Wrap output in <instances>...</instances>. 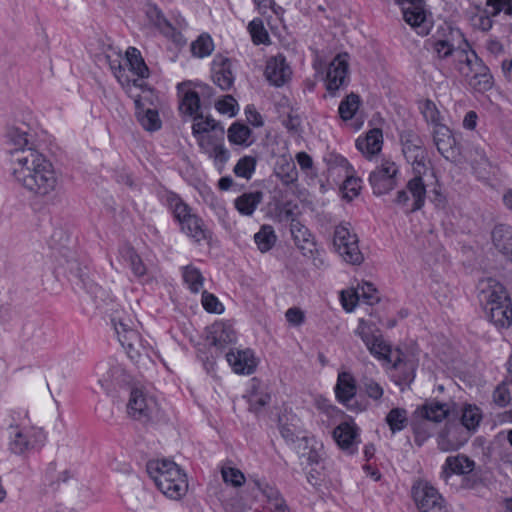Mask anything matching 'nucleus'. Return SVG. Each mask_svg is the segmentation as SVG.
<instances>
[{
	"label": "nucleus",
	"mask_w": 512,
	"mask_h": 512,
	"mask_svg": "<svg viewBox=\"0 0 512 512\" xmlns=\"http://www.w3.org/2000/svg\"><path fill=\"white\" fill-rule=\"evenodd\" d=\"M13 176L27 191L40 197L49 195L57 186L51 162L34 149L16 154Z\"/></svg>",
	"instance_id": "obj_1"
},
{
	"label": "nucleus",
	"mask_w": 512,
	"mask_h": 512,
	"mask_svg": "<svg viewBox=\"0 0 512 512\" xmlns=\"http://www.w3.org/2000/svg\"><path fill=\"white\" fill-rule=\"evenodd\" d=\"M400 140L403 156L411 164L412 172L428 173L427 151L422 138L415 131L406 129L401 133Z\"/></svg>",
	"instance_id": "obj_2"
},
{
	"label": "nucleus",
	"mask_w": 512,
	"mask_h": 512,
	"mask_svg": "<svg viewBox=\"0 0 512 512\" xmlns=\"http://www.w3.org/2000/svg\"><path fill=\"white\" fill-rule=\"evenodd\" d=\"M333 244L343 260L352 265H360L364 256L358 246V237L352 232L350 224H340L334 231Z\"/></svg>",
	"instance_id": "obj_3"
},
{
	"label": "nucleus",
	"mask_w": 512,
	"mask_h": 512,
	"mask_svg": "<svg viewBox=\"0 0 512 512\" xmlns=\"http://www.w3.org/2000/svg\"><path fill=\"white\" fill-rule=\"evenodd\" d=\"M459 70L476 91L485 92L492 88L493 77L490 70L474 51L466 55L465 65L462 64Z\"/></svg>",
	"instance_id": "obj_4"
},
{
	"label": "nucleus",
	"mask_w": 512,
	"mask_h": 512,
	"mask_svg": "<svg viewBox=\"0 0 512 512\" xmlns=\"http://www.w3.org/2000/svg\"><path fill=\"white\" fill-rule=\"evenodd\" d=\"M173 214L180 223L181 230L195 242L210 238V231L206 229L203 220L191 214L190 208L179 199L175 200Z\"/></svg>",
	"instance_id": "obj_5"
},
{
	"label": "nucleus",
	"mask_w": 512,
	"mask_h": 512,
	"mask_svg": "<svg viewBox=\"0 0 512 512\" xmlns=\"http://www.w3.org/2000/svg\"><path fill=\"white\" fill-rule=\"evenodd\" d=\"M412 495L419 512H448L444 499L428 482L415 483Z\"/></svg>",
	"instance_id": "obj_6"
},
{
	"label": "nucleus",
	"mask_w": 512,
	"mask_h": 512,
	"mask_svg": "<svg viewBox=\"0 0 512 512\" xmlns=\"http://www.w3.org/2000/svg\"><path fill=\"white\" fill-rule=\"evenodd\" d=\"M111 321L119 342L126 349L128 356L132 360H136L140 356L138 349L140 346V335L134 328V321L131 318H123L118 314H115Z\"/></svg>",
	"instance_id": "obj_7"
},
{
	"label": "nucleus",
	"mask_w": 512,
	"mask_h": 512,
	"mask_svg": "<svg viewBox=\"0 0 512 512\" xmlns=\"http://www.w3.org/2000/svg\"><path fill=\"white\" fill-rule=\"evenodd\" d=\"M158 412L157 402L140 388H133L127 403V413L134 420L148 422Z\"/></svg>",
	"instance_id": "obj_8"
},
{
	"label": "nucleus",
	"mask_w": 512,
	"mask_h": 512,
	"mask_svg": "<svg viewBox=\"0 0 512 512\" xmlns=\"http://www.w3.org/2000/svg\"><path fill=\"white\" fill-rule=\"evenodd\" d=\"M9 435L10 450L15 454H24L33 449L36 445H40L45 440L44 431L41 428H21L19 426H11Z\"/></svg>",
	"instance_id": "obj_9"
},
{
	"label": "nucleus",
	"mask_w": 512,
	"mask_h": 512,
	"mask_svg": "<svg viewBox=\"0 0 512 512\" xmlns=\"http://www.w3.org/2000/svg\"><path fill=\"white\" fill-rule=\"evenodd\" d=\"M398 167L390 160H383L369 176V183L375 195H383L393 190L397 184Z\"/></svg>",
	"instance_id": "obj_10"
},
{
	"label": "nucleus",
	"mask_w": 512,
	"mask_h": 512,
	"mask_svg": "<svg viewBox=\"0 0 512 512\" xmlns=\"http://www.w3.org/2000/svg\"><path fill=\"white\" fill-rule=\"evenodd\" d=\"M427 174L428 173L418 174L417 172H413V177L407 182L406 189L397 192L395 202L399 205L407 206L409 202V192L413 199L409 210L414 212L421 209L425 203L426 183L424 178Z\"/></svg>",
	"instance_id": "obj_11"
},
{
	"label": "nucleus",
	"mask_w": 512,
	"mask_h": 512,
	"mask_svg": "<svg viewBox=\"0 0 512 512\" xmlns=\"http://www.w3.org/2000/svg\"><path fill=\"white\" fill-rule=\"evenodd\" d=\"M433 142L438 152L448 161L457 163L461 159V150L452 131L446 125H437L432 130Z\"/></svg>",
	"instance_id": "obj_12"
},
{
	"label": "nucleus",
	"mask_w": 512,
	"mask_h": 512,
	"mask_svg": "<svg viewBox=\"0 0 512 512\" xmlns=\"http://www.w3.org/2000/svg\"><path fill=\"white\" fill-rule=\"evenodd\" d=\"M172 470L166 472V475L159 477L156 483L158 489L171 499H180L188 489L186 475L182 473L178 466H171Z\"/></svg>",
	"instance_id": "obj_13"
},
{
	"label": "nucleus",
	"mask_w": 512,
	"mask_h": 512,
	"mask_svg": "<svg viewBox=\"0 0 512 512\" xmlns=\"http://www.w3.org/2000/svg\"><path fill=\"white\" fill-rule=\"evenodd\" d=\"M401 6L403 18L407 24L418 30L419 34L426 35L428 26L423 0H395Z\"/></svg>",
	"instance_id": "obj_14"
},
{
	"label": "nucleus",
	"mask_w": 512,
	"mask_h": 512,
	"mask_svg": "<svg viewBox=\"0 0 512 512\" xmlns=\"http://www.w3.org/2000/svg\"><path fill=\"white\" fill-rule=\"evenodd\" d=\"M478 289L479 300L484 305L485 310H488V306L491 307L493 304L495 306L510 300L503 285L495 279H482L479 282Z\"/></svg>",
	"instance_id": "obj_15"
},
{
	"label": "nucleus",
	"mask_w": 512,
	"mask_h": 512,
	"mask_svg": "<svg viewBox=\"0 0 512 512\" xmlns=\"http://www.w3.org/2000/svg\"><path fill=\"white\" fill-rule=\"evenodd\" d=\"M348 55L339 54L329 65L326 76V88L334 94L340 87L347 84Z\"/></svg>",
	"instance_id": "obj_16"
},
{
	"label": "nucleus",
	"mask_w": 512,
	"mask_h": 512,
	"mask_svg": "<svg viewBox=\"0 0 512 512\" xmlns=\"http://www.w3.org/2000/svg\"><path fill=\"white\" fill-rule=\"evenodd\" d=\"M177 89L180 94V112L192 117L200 114V94L191 88V82L179 83Z\"/></svg>",
	"instance_id": "obj_17"
},
{
	"label": "nucleus",
	"mask_w": 512,
	"mask_h": 512,
	"mask_svg": "<svg viewBox=\"0 0 512 512\" xmlns=\"http://www.w3.org/2000/svg\"><path fill=\"white\" fill-rule=\"evenodd\" d=\"M265 75L275 86H282L291 76V69L283 55H277L267 61Z\"/></svg>",
	"instance_id": "obj_18"
},
{
	"label": "nucleus",
	"mask_w": 512,
	"mask_h": 512,
	"mask_svg": "<svg viewBox=\"0 0 512 512\" xmlns=\"http://www.w3.org/2000/svg\"><path fill=\"white\" fill-rule=\"evenodd\" d=\"M349 297L351 300L350 303L346 298V292H341L343 307L349 312L354 309L356 302L360 299H363L369 305H373L379 301L376 288L372 283L368 282H365L362 285H358V287L351 294H349Z\"/></svg>",
	"instance_id": "obj_19"
},
{
	"label": "nucleus",
	"mask_w": 512,
	"mask_h": 512,
	"mask_svg": "<svg viewBox=\"0 0 512 512\" xmlns=\"http://www.w3.org/2000/svg\"><path fill=\"white\" fill-rule=\"evenodd\" d=\"M147 97L135 100L136 116L142 127L147 131H157L161 128L158 111L146 105Z\"/></svg>",
	"instance_id": "obj_20"
},
{
	"label": "nucleus",
	"mask_w": 512,
	"mask_h": 512,
	"mask_svg": "<svg viewBox=\"0 0 512 512\" xmlns=\"http://www.w3.org/2000/svg\"><path fill=\"white\" fill-rule=\"evenodd\" d=\"M333 437L342 450L352 454L359 442L358 428L353 423L343 422L334 429Z\"/></svg>",
	"instance_id": "obj_21"
},
{
	"label": "nucleus",
	"mask_w": 512,
	"mask_h": 512,
	"mask_svg": "<svg viewBox=\"0 0 512 512\" xmlns=\"http://www.w3.org/2000/svg\"><path fill=\"white\" fill-rule=\"evenodd\" d=\"M467 440L463 437L462 427L457 424L448 425L438 436V446L442 451L459 449Z\"/></svg>",
	"instance_id": "obj_22"
},
{
	"label": "nucleus",
	"mask_w": 512,
	"mask_h": 512,
	"mask_svg": "<svg viewBox=\"0 0 512 512\" xmlns=\"http://www.w3.org/2000/svg\"><path fill=\"white\" fill-rule=\"evenodd\" d=\"M226 359L236 373L251 374L256 367V361L250 350L230 351L226 354Z\"/></svg>",
	"instance_id": "obj_23"
},
{
	"label": "nucleus",
	"mask_w": 512,
	"mask_h": 512,
	"mask_svg": "<svg viewBox=\"0 0 512 512\" xmlns=\"http://www.w3.org/2000/svg\"><path fill=\"white\" fill-rule=\"evenodd\" d=\"M485 15L479 19V27L483 31H488L492 28L491 17L497 16L502 10L507 15H512V0H487Z\"/></svg>",
	"instance_id": "obj_24"
},
{
	"label": "nucleus",
	"mask_w": 512,
	"mask_h": 512,
	"mask_svg": "<svg viewBox=\"0 0 512 512\" xmlns=\"http://www.w3.org/2000/svg\"><path fill=\"white\" fill-rule=\"evenodd\" d=\"M383 144L382 131L378 128L371 129L365 138H358L356 140L357 149L367 158L378 154L381 151Z\"/></svg>",
	"instance_id": "obj_25"
},
{
	"label": "nucleus",
	"mask_w": 512,
	"mask_h": 512,
	"mask_svg": "<svg viewBox=\"0 0 512 512\" xmlns=\"http://www.w3.org/2000/svg\"><path fill=\"white\" fill-rule=\"evenodd\" d=\"M475 468V462L463 454L449 456L445 461L442 476L447 479L451 474L465 475L471 473Z\"/></svg>",
	"instance_id": "obj_26"
},
{
	"label": "nucleus",
	"mask_w": 512,
	"mask_h": 512,
	"mask_svg": "<svg viewBox=\"0 0 512 512\" xmlns=\"http://www.w3.org/2000/svg\"><path fill=\"white\" fill-rule=\"evenodd\" d=\"M290 232L296 246L303 255L312 254L315 249L314 239L309 230L300 222L290 224Z\"/></svg>",
	"instance_id": "obj_27"
},
{
	"label": "nucleus",
	"mask_w": 512,
	"mask_h": 512,
	"mask_svg": "<svg viewBox=\"0 0 512 512\" xmlns=\"http://www.w3.org/2000/svg\"><path fill=\"white\" fill-rule=\"evenodd\" d=\"M492 240L496 249L507 258L512 257V228L505 224L495 226Z\"/></svg>",
	"instance_id": "obj_28"
},
{
	"label": "nucleus",
	"mask_w": 512,
	"mask_h": 512,
	"mask_svg": "<svg viewBox=\"0 0 512 512\" xmlns=\"http://www.w3.org/2000/svg\"><path fill=\"white\" fill-rule=\"evenodd\" d=\"M213 73V81L217 86L222 90H228L231 88L234 82V76L231 71V63L229 59H221L219 63L214 60Z\"/></svg>",
	"instance_id": "obj_29"
},
{
	"label": "nucleus",
	"mask_w": 512,
	"mask_h": 512,
	"mask_svg": "<svg viewBox=\"0 0 512 512\" xmlns=\"http://www.w3.org/2000/svg\"><path fill=\"white\" fill-rule=\"evenodd\" d=\"M356 382L349 372H341L338 375L335 393L339 401H350L356 394Z\"/></svg>",
	"instance_id": "obj_30"
},
{
	"label": "nucleus",
	"mask_w": 512,
	"mask_h": 512,
	"mask_svg": "<svg viewBox=\"0 0 512 512\" xmlns=\"http://www.w3.org/2000/svg\"><path fill=\"white\" fill-rule=\"evenodd\" d=\"M490 321L493 322L496 326L501 328H508L512 323V308L510 305V300L506 303H501L498 305L494 304L486 310Z\"/></svg>",
	"instance_id": "obj_31"
},
{
	"label": "nucleus",
	"mask_w": 512,
	"mask_h": 512,
	"mask_svg": "<svg viewBox=\"0 0 512 512\" xmlns=\"http://www.w3.org/2000/svg\"><path fill=\"white\" fill-rule=\"evenodd\" d=\"M262 199L263 193L260 191L244 193L235 199V208L240 214L251 216L257 206L261 203Z\"/></svg>",
	"instance_id": "obj_32"
},
{
	"label": "nucleus",
	"mask_w": 512,
	"mask_h": 512,
	"mask_svg": "<svg viewBox=\"0 0 512 512\" xmlns=\"http://www.w3.org/2000/svg\"><path fill=\"white\" fill-rule=\"evenodd\" d=\"M7 137L9 143L14 146V148L10 150V153L12 155L13 164L15 165L16 154L20 153L22 150L29 149L25 148L29 143L28 133L20 127H12L8 130Z\"/></svg>",
	"instance_id": "obj_33"
},
{
	"label": "nucleus",
	"mask_w": 512,
	"mask_h": 512,
	"mask_svg": "<svg viewBox=\"0 0 512 512\" xmlns=\"http://www.w3.org/2000/svg\"><path fill=\"white\" fill-rule=\"evenodd\" d=\"M420 414L423 418L438 423L448 416L449 407L445 403L433 401L423 405Z\"/></svg>",
	"instance_id": "obj_34"
},
{
	"label": "nucleus",
	"mask_w": 512,
	"mask_h": 512,
	"mask_svg": "<svg viewBox=\"0 0 512 512\" xmlns=\"http://www.w3.org/2000/svg\"><path fill=\"white\" fill-rule=\"evenodd\" d=\"M126 63L130 67V71L140 78L148 77L149 70L138 49L129 47L126 51Z\"/></svg>",
	"instance_id": "obj_35"
},
{
	"label": "nucleus",
	"mask_w": 512,
	"mask_h": 512,
	"mask_svg": "<svg viewBox=\"0 0 512 512\" xmlns=\"http://www.w3.org/2000/svg\"><path fill=\"white\" fill-rule=\"evenodd\" d=\"M194 123L192 125V133L198 138L200 135L209 134V132H216L221 127L214 119L206 117L204 119L202 113L193 117Z\"/></svg>",
	"instance_id": "obj_36"
},
{
	"label": "nucleus",
	"mask_w": 512,
	"mask_h": 512,
	"mask_svg": "<svg viewBox=\"0 0 512 512\" xmlns=\"http://www.w3.org/2000/svg\"><path fill=\"white\" fill-rule=\"evenodd\" d=\"M482 420V413L475 405H466L462 410L461 424L468 431H475Z\"/></svg>",
	"instance_id": "obj_37"
},
{
	"label": "nucleus",
	"mask_w": 512,
	"mask_h": 512,
	"mask_svg": "<svg viewBox=\"0 0 512 512\" xmlns=\"http://www.w3.org/2000/svg\"><path fill=\"white\" fill-rule=\"evenodd\" d=\"M255 243L261 252L269 251L276 242V235L272 226L263 225L254 235Z\"/></svg>",
	"instance_id": "obj_38"
},
{
	"label": "nucleus",
	"mask_w": 512,
	"mask_h": 512,
	"mask_svg": "<svg viewBox=\"0 0 512 512\" xmlns=\"http://www.w3.org/2000/svg\"><path fill=\"white\" fill-rule=\"evenodd\" d=\"M386 423L393 433L403 430L408 423L407 411L403 408H393L386 416Z\"/></svg>",
	"instance_id": "obj_39"
},
{
	"label": "nucleus",
	"mask_w": 512,
	"mask_h": 512,
	"mask_svg": "<svg viewBox=\"0 0 512 512\" xmlns=\"http://www.w3.org/2000/svg\"><path fill=\"white\" fill-rule=\"evenodd\" d=\"M360 105V98L355 93H350L339 105V115L344 120H350L355 115Z\"/></svg>",
	"instance_id": "obj_40"
},
{
	"label": "nucleus",
	"mask_w": 512,
	"mask_h": 512,
	"mask_svg": "<svg viewBox=\"0 0 512 512\" xmlns=\"http://www.w3.org/2000/svg\"><path fill=\"white\" fill-rule=\"evenodd\" d=\"M171 466H178L175 462L170 460H151L147 463V472L154 480L155 484L159 482V477L166 475V472L172 470Z\"/></svg>",
	"instance_id": "obj_41"
},
{
	"label": "nucleus",
	"mask_w": 512,
	"mask_h": 512,
	"mask_svg": "<svg viewBox=\"0 0 512 512\" xmlns=\"http://www.w3.org/2000/svg\"><path fill=\"white\" fill-rule=\"evenodd\" d=\"M213 345L223 347L226 344L232 343L236 339V335L231 326L219 324L214 326Z\"/></svg>",
	"instance_id": "obj_42"
},
{
	"label": "nucleus",
	"mask_w": 512,
	"mask_h": 512,
	"mask_svg": "<svg viewBox=\"0 0 512 512\" xmlns=\"http://www.w3.org/2000/svg\"><path fill=\"white\" fill-rule=\"evenodd\" d=\"M104 59L121 84L130 82L128 76L124 73L120 52L113 51L111 54H105Z\"/></svg>",
	"instance_id": "obj_43"
},
{
	"label": "nucleus",
	"mask_w": 512,
	"mask_h": 512,
	"mask_svg": "<svg viewBox=\"0 0 512 512\" xmlns=\"http://www.w3.org/2000/svg\"><path fill=\"white\" fill-rule=\"evenodd\" d=\"M214 49L212 38L208 34H201L191 44L193 55L203 58L211 54Z\"/></svg>",
	"instance_id": "obj_44"
},
{
	"label": "nucleus",
	"mask_w": 512,
	"mask_h": 512,
	"mask_svg": "<svg viewBox=\"0 0 512 512\" xmlns=\"http://www.w3.org/2000/svg\"><path fill=\"white\" fill-rule=\"evenodd\" d=\"M213 135H200L197 138V142L199 147L207 154H209L214 146H217L222 143L224 137V129L223 127H219L216 132H213Z\"/></svg>",
	"instance_id": "obj_45"
},
{
	"label": "nucleus",
	"mask_w": 512,
	"mask_h": 512,
	"mask_svg": "<svg viewBox=\"0 0 512 512\" xmlns=\"http://www.w3.org/2000/svg\"><path fill=\"white\" fill-rule=\"evenodd\" d=\"M377 329L375 325L366 322L363 319H360L359 325L356 329V334L362 339L368 349H375V344L372 343V339L376 337H380V335L376 334Z\"/></svg>",
	"instance_id": "obj_46"
},
{
	"label": "nucleus",
	"mask_w": 512,
	"mask_h": 512,
	"mask_svg": "<svg viewBox=\"0 0 512 512\" xmlns=\"http://www.w3.org/2000/svg\"><path fill=\"white\" fill-rule=\"evenodd\" d=\"M183 279L193 293H198L203 286L204 278L201 272L192 266L184 268Z\"/></svg>",
	"instance_id": "obj_47"
},
{
	"label": "nucleus",
	"mask_w": 512,
	"mask_h": 512,
	"mask_svg": "<svg viewBox=\"0 0 512 512\" xmlns=\"http://www.w3.org/2000/svg\"><path fill=\"white\" fill-rule=\"evenodd\" d=\"M251 134L248 126L240 123H234L228 129V139L231 143L242 145L245 144Z\"/></svg>",
	"instance_id": "obj_48"
},
{
	"label": "nucleus",
	"mask_w": 512,
	"mask_h": 512,
	"mask_svg": "<svg viewBox=\"0 0 512 512\" xmlns=\"http://www.w3.org/2000/svg\"><path fill=\"white\" fill-rule=\"evenodd\" d=\"M420 109L424 119L428 123H431L433 127L437 125H443L441 123L440 111L438 110L436 104L432 100H424L420 106Z\"/></svg>",
	"instance_id": "obj_49"
},
{
	"label": "nucleus",
	"mask_w": 512,
	"mask_h": 512,
	"mask_svg": "<svg viewBox=\"0 0 512 512\" xmlns=\"http://www.w3.org/2000/svg\"><path fill=\"white\" fill-rule=\"evenodd\" d=\"M248 29L254 44H266L267 42H269V35L263 26L262 20H252L248 25Z\"/></svg>",
	"instance_id": "obj_50"
},
{
	"label": "nucleus",
	"mask_w": 512,
	"mask_h": 512,
	"mask_svg": "<svg viewBox=\"0 0 512 512\" xmlns=\"http://www.w3.org/2000/svg\"><path fill=\"white\" fill-rule=\"evenodd\" d=\"M256 166V159L251 156L241 158L234 167V173L246 179L251 178Z\"/></svg>",
	"instance_id": "obj_51"
},
{
	"label": "nucleus",
	"mask_w": 512,
	"mask_h": 512,
	"mask_svg": "<svg viewBox=\"0 0 512 512\" xmlns=\"http://www.w3.org/2000/svg\"><path fill=\"white\" fill-rule=\"evenodd\" d=\"M270 398L266 392L253 390L248 396L249 411L258 413L270 402Z\"/></svg>",
	"instance_id": "obj_52"
},
{
	"label": "nucleus",
	"mask_w": 512,
	"mask_h": 512,
	"mask_svg": "<svg viewBox=\"0 0 512 512\" xmlns=\"http://www.w3.org/2000/svg\"><path fill=\"white\" fill-rule=\"evenodd\" d=\"M125 258L129 262L131 270L136 277L140 278L146 275L147 269L145 264L132 248L127 249Z\"/></svg>",
	"instance_id": "obj_53"
},
{
	"label": "nucleus",
	"mask_w": 512,
	"mask_h": 512,
	"mask_svg": "<svg viewBox=\"0 0 512 512\" xmlns=\"http://www.w3.org/2000/svg\"><path fill=\"white\" fill-rule=\"evenodd\" d=\"M276 175L285 184H290L297 179V170L293 162H286L280 165L276 170Z\"/></svg>",
	"instance_id": "obj_54"
},
{
	"label": "nucleus",
	"mask_w": 512,
	"mask_h": 512,
	"mask_svg": "<svg viewBox=\"0 0 512 512\" xmlns=\"http://www.w3.org/2000/svg\"><path fill=\"white\" fill-rule=\"evenodd\" d=\"M202 305L210 313L221 314L224 311V307L217 297L207 291L202 293Z\"/></svg>",
	"instance_id": "obj_55"
},
{
	"label": "nucleus",
	"mask_w": 512,
	"mask_h": 512,
	"mask_svg": "<svg viewBox=\"0 0 512 512\" xmlns=\"http://www.w3.org/2000/svg\"><path fill=\"white\" fill-rule=\"evenodd\" d=\"M222 477L226 483H230L235 487H240L245 482V477L243 473L236 468L222 469Z\"/></svg>",
	"instance_id": "obj_56"
},
{
	"label": "nucleus",
	"mask_w": 512,
	"mask_h": 512,
	"mask_svg": "<svg viewBox=\"0 0 512 512\" xmlns=\"http://www.w3.org/2000/svg\"><path fill=\"white\" fill-rule=\"evenodd\" d=\"M362 386L365 393L374 400H379L383 395V388L373 379L365 378Z\"/></svg>",
	"instance_id": "obj_57"
},
{
	"label": "nucleus",
	"mask_w": 512,
	"mask_h": 512,
	"mask_svg": "<svg viewBox=\"0 0 512 512\" xmlns=\"http://www.w3.org/2000/svg\"><path fill=\"white\" fill-rule=\"evenodd\" d=\"M415 377V363L410 360H403V373L399 376V384L409 386Z\"/></svg>",
	"instance_id": "obj_58"
},
{
	"label": "nucleus",
	"mask_w": 512,
	"mask_h": 512,
	"mask_svg": "<svg viewBox=\"0 0 512 512\" xmlns=\"http://www.w3.org/2000/svg\"><path fill=\"white\" fill-rule=\"evenodd\" d=\"M493 399L494 402L501 407H504L509 404L511 400L510 392L504 382L498 385L497 388L494 390Z\"/></svg>",
	"instance_id": "obj_59"
},
{
	"label": "nucleus",
	"mask_w": 512,
	"mask_h": 512,
	"mask_svg": "<svg viewBox=\"0 0 512 512\" xmlns=\"http://www.w3.org/2000/svg\"><path fill=\"white\" fill-rule=\"evenodd\" d=\"M215 106L216 109L222 114H229L230 116H234L236 114V101L230 95H227L223 99L217 101Z\"/></svg>",
	"instance_id": "obj_60"
},
{
	"label": "nucleus",
	"mask_w": 512,
	"mask_h": 512,
	"mask_svg": "<svg viewBox=\"0 0 512 512\" xmlns=\"http://www.w3.org/2000/svg\"><path fill=\"white\" fill-rule=\"evenodd\" d=\"M433 50L439 58H447L452 55L454 46L448 40H436L433 42Z\"/></svg>",
	"instance_id": "obj_61"
},
{
	"label": "nucleus",
	"mask_w": 512,
	"mask_h": 512,
	"mask_svg": "<svg viewBox=\"0 0 512 512\" xmlns=\"http://www.w3.org/2000/svg\"><path fill=\"white\" fill-rule=\"evenodd\" d=\"M209 156L212 157L217 164H224L229 158V153L221 143L217 146H214V149L209 153Z\"/></svg>",
	"instance_id": "obj_62"
},
{
	"label": "nucleus",
	"mask_w": 512,
	"mask_h": 512,
	"mask_svg": "<svg viewBox=\"0 0 512 512\" xmlns=\"http://www.w3.org/2000/svg\"><path fill=\"white\" fill-rule=\"evenodd\" d=\"M147 15L158 28H163V26H169L167 20L156 7L149 8V10L147 11Z\"/></svg>",
	"instance_id": "obj_63"
},
{
	"label": "nucleus",
	"mask_w": 512,
	"mask_h": 512,
	"mask_svg": "<svg viewBox=\"0 0 512 512\" xmlns=\"http://www.w3.org/2000/svg\"><path fill=\"white\" fill-rule=\"evenodd\" d=\"M285 316L287 321L293 325H300L304 321V313L298 308H289Z\"/></svg>",
	"instance_id": "obj_64"
}]
</instances>
